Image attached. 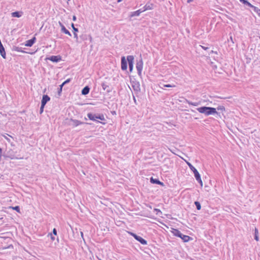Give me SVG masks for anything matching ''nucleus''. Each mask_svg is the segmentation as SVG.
Instances as JSON below:
<instances>
[{
    "mask_svg": "<svg viewBox=\"0 0 260 260\" xmlns=\"http://www.w3.org/2000/svg\"><path fill=\"white\" fill-rule=\"evenodd\" d=\"M13 50L17 51V52H22V53H28L26 51H23L21 47H17V46L13 47Z\"/></svg>",
    "mask_w": 260,
    "mask_h": 260,
    "instance_id": "nucleus-23",
    "label": "nucleus"
},
{
    "mask_svg": "<svg viewBox=\"0 0 260 260\" xmlns=\"http://www.w3.org/2000/svg\"><path fill=\"white\" fill-rule=\"evenodd\" d=\"M196 208L198 210H200L201 208L200 204L198 202H196Z\"/></svg>",
    "mask_w": 260,
    "mask_h": 260,
    "instance_id": "nucleus-34",
    "label": "nucleus"
},
{
    "mask_svg": "<svg viewBox=\"0 0 260 260\" xmlns=\"http://www.w3.org/2000/svg\"><path fill=\"white\" fill-rule=\"evenodd\" d=\"M163 86L164 87H175V85L168 84H163Z\"/></svg>",
    "mask_w": 260,
    "mask_h": 260,
    "instance_id": "nucleus-32",
    "label": "nucleus"
},
{
    "mask_svg": "<svg viewBox=\"0 0 260 260\" xmlns=\"http://www.w3.org/2000/svg\"><path fill=\"white\" fill-rule=\"evenodd\" d=\"M9 208H12L13 210L16 211L18 213H20V208L19 206H16L15 207L10 206Z\"/></svg>",
    "mask_w": 260,
    "mask_h": 260,
    "instance_id": "nucleus-28",
    "label": "nucleus"
},
{
    "mask_svg": "<svg viewBox=\"0 0 260 260\" xmlns=\"http://www.w3.org/2000/svg\"><path fill=\"white\" fill-rule=\"evenodd\" d=\"M172 233L174 236L180 238L184 242H188L190 240H192L191 237L187 235H183L178 229H172Z\"/></svg>",
    "mask_w": 260,
    "mask_h": 260,
    "instance_id": "nucleus-2",
    "label": "nucleus"
},
{
    "mask_svg": "<svg viewBox=\"0 0 260 260\" xmlns=\"http://www.w3.org/2000/svg\"><path fill=\"white\" fill-rule=\"evenodd\" d=\"M79 31V30L77 28H74V30H73V34H74V37L76 39V42L78 43V36L77 35V32Z\"/></svg>",
    "mask_w": 260,
    "mask_h": 260,
    "instance_id": "nucleus-21",
    "label": "nucleus"
},
{
    "mask_svg": "<svg viewBox=\"0 0 260 260\" xmlns=\"http://www.w3.org/2000/svg\"><path fill=\"white\" fill-rule=\"evenodd\" d=\"M169 150H170V151H171V152H172L173 154L177 155V154L176 153L175 151H178V150H177L176 148H173V149H170V148H169Z\"/></svg>",
    "mask_w": 260,
    "mask_h": 260,
    "instance_id": "nucleus-33",
    "label": "nucleus"
},
{
    "mask_svg": "<svg viewBox=\"0 0 260 260\" xmlns=\"http://www.w3.org/2000/svg\"><path fill=\"white\" fill-rule=\"evenodd\" d=\"M70 121L71 122H72V125L73 126V127H76L79 125H81V124H90V123H87V122H82V121H80V120H77V119H72L71 118L70 119Z\"/></svg>",
    "mask_w": 260,
    "mask_h": 260,
    "instance_id": "nucleus-10",
    "label": "nucleus"
},
{
    "mask_svg": "<svg viewBox=\"0 0 260 260\" xmlns=\"http://www.w3.org/2000/svg\"><path fill=\"white\" fill-rule=\"evenodd\" d=\"M59 25L61 27V31L69 36H72L71 32L66 28L64 25L60 21L59 22Z\"/></svg>",
    "mask_w": 260,
    "mask_h": 260,
    "instance_id": "nucleus-14",
    "label": "nucleus"
},
{
    "mask_svg": "<svg viewBox=\"0 0 260 260\" xmlns=\"http://www.w3.org/2000/svg\"><path fill=\"white\" fill-rule=\"evenodd\" d=\"M241 2H242L243 4L244 5H247L248 6L251 7V8H253V6L250 3H249L246 0H239Z\"/></svg>",
    "mask_w": 260,
    "mask_h": 260,
    "instance_id": "nucleus-29",
    "label": "nucleus"
},
{
    "mask_svg": "<svg viewBox=\"0 0 260 260\" xmlns=\"http://www.w3.org/2000/svg\"><path fill=\"white\" fill-rule=\"evenodd\" d=\"M23 15L22 11H15L11 13V16L13 17L20 18Z\"/></svg>",
    "mask_w": 260,
    "mask_h": 260,
    "instance_id": "nucleus-19",
    "label": "nucleus"
},
{
    "mask_svg": "<svg viewBox=\"0 0 260 260\" xmlns=\"http://www.w3.org/2000/svg\"><path fill=\"white\" fill-rule=\"evenodd\" d=\"M0 54L3 58H6V53L4 46L0 47Z\"/></svg>",
    "mask_w": 260,
    "mask_h": 260,
    "instance_id": "nucleus-20",
    "label": "nucleus"
},
{
    "mask_svg": "<svg viewBox=\"0 0 260 260\" xmlns=\"http://www.w3.org/2000/svg\"><path fill=\"white\" fill-rule=\"evenodd\" d=\"M154 211L156 212V215H159V214H161L162 212L161 211H160V209H157V208H154Z\"/></svg>",
    "mask_w": 260,
    "mask_h": 260,
    "instance_id": "nucleus-31",
    "label": "nucleus"
},
{
    "mask_svg": "<svg viewBox=\"0 0 260 260\" xmlns=\"http://www.w3.org/2000/svg\"><path fill=\"white\" fill-rule=\"evenodd\" d=\"M134 56L133 55H127V60L128 62L129 71L130 73H132L134 68Z\"/></svg>",
    "mask_w": 260,
    "mask_h": 260,
    "instance_id": "nucleus-6",
    "label": "nucleus"
},
{
    "mask_svg": "<svg viewBox=\"0 0 260 260\" xmlns=\"http://www.w3.org/2000/svg\"><path fill=\"white\" fill-rule=\"evenodd\" d=\"M254 239L256 241H258L259 238H258V231L257 229L255 228L254 230Z\"/></svg>",
    "mask_w": 260,
    "mask_h": 260,
    "instance_id": "nucleus-26",
    "label": "nucleus"
},
{
    "mask_svg": "<svg viewBox=\"0 0 260 260\" xmlns=\"http://www.w3.org/2000/svg\"><path fill=\"white\" fill-rule=\"evenodd\" d=\"M81 235L82 238L84 239V238H83V233L82 232H81Z\"/></svg>",
    "mask_w": 260,
    "mask_h": 260,
    "instance_id": "nucleus-46",
    "label": "nucleus"
},
{
    "mask_svg": "<svg viewBox=\"0 0 260 260\" xmlns=\"http://www.w3.org/2000/svg\"><path fill=\"white\" fill-rule=\"evenodd\" d=\"M36 38L35 37H33L31 39H29L26 41L25 42V46L26 47H31L36 41Z\"/></svg>",
    "mask_w": 260,
    "mask_h": 260,
    "instance_id": "nucleus-13",
    "label": "nucleus"
},
{
    "mask_svg": "<svg viewBox=\"0 0 260 260\" xmlns=\"http://www.w3.org/2000/svg\"><path fill=\"white\" fill-rule=\"evenodd\" d=\"M50 100V98L47 94H44L42 96L41 104L46 105Z\"/></svg>",
    "mask_w": 260,
    "mask_h": 260,
    "instance_id": "nucleus-16",
    "label": "nucleus"
},
{
    "mask_svg": "<svg viewBox=\"0 0 260 260\" xmlns=\"http://www.w3.org/2000/svg\"><path fill=\"white\" fill-rule=\"evenodd\" d=\"M10 247H13V246L12 244L8 246L7 247H6L5 248H10Z\"/></svg>",
    "mask_w": 260,
    "mask_h": 260,
    "instance_id": "nucleus-42",
    "label": "nucleus"
},
{
    "mask_svg": "<svg viewBox=\"0 0 260 260\" xmlns=\"http://www.w3.org/2000/svg\"><path fill=\"white\" fill-rule=\"evenodd\" d=\"M132 87L134 90L137 92L140 91V85L139 82L135 81L133 82V84H132Z\"/></svg>",
    "mask_w": 260,
    "mask_h": 260,
    "instance_id": "nucleus-17",
    "label": "nucleus"
},
{
    "mask_svg": "<svg viewBox=\"0 0 260 260\" xmlns=\"http://www.w3.org/2000/svg\"><path fill=\"white\" fill-rule=\"evenodd\" d=\"M193 0H187V3H190L191 2H192Z\"/></svg>",
    "mask_w": 260,
    "mask_h": 260,
    "instance_id": "nucleus-47",
    "label": "nucleus"
},
{
    "mask_svg": "<svg viewBox=\"0 0 260 260\" xmlns=\"http://www.w3.org/2000/svg\"><path fill=\"white\" fill-rule=\"evenodd\" d=\"M189 104H190L193 106H195V103H189Z\"/></svg>",
    "mask_w": 260,
    "mask_h": 260,
    "instance_id": "nucleus-49",
    "label": "nucleus"
},
{
    "mask_svg": "<svg viewBox=\"0 0 260 260\" xmlns=\"http://www.w3.org/2000/svg\"><path fill=\"white\" fill-rule=\"evenodd\" d=\"M90 87L89 86H85L81 90V94L84 95L88 94L90 91Z\"/></svg>",
    "mask_w": 260,
    "mask_h": 260,
    "instance_id": "nucleus-18",
    "label": "nucleus"
},
{
    "mask_svg": "<svg viewBox=\"0 0 260 260\" xmlns=\"http://www.w3.org/2000/svg\"><path fill=\"white\" fill-rule=\"evenodd\" d=\"M111 113L113 115H116V112L115 111H111Z\"/></svg>",
    "mask_w": 260,
    "mask_h": 260,
    "instance_id": "nucleus-39",
    "label": "nucleus"
},
{
    "mask_svg": "<svg viewBox=\"0 0 260 260\" xmlns=\"http://www.w3.org/2000/svg\"><path fill=\"white\" fill-rule=\"evenodd\" d=\"M198 110L201 113H204L206 115L214 114L217 113L216 109L214 108L202 107L198 108Z\"/></svg>",
    "mask_w": 260,
    "mask_h": 260,
    "instance_id": "nucleus-3",
    "label": "nucleus"
},
{
    "mask_svg": "<svg viewBox=\"0 0 260 260\" xmlns=\"http://www.w3.org/2000/svg\"><path fill=\"white\" fill-rule=\"evenodd\" d=\"M143 10L145 11L147 10H151L153 9L154 8V4L151 3L150 2H148L146 3V4L143 7Z\"/></svg>",
    "mask_w": 260,
    "mask_h": 260,
    "instance_id": "nucleus-15",
    "label": "nucleus"
},
{
    "mask_svg": "<svg viewBox=\"0 0 260 260\" xmlns=\"http://www.w3.org/2000/svg\"><path fill=\"white\" fill-rule=\"evenodd\" d=\"M67 1H68V2H69V1H70V0H67Z\"/></svg>",
    "mask_w": 260,
    "mask_h": 260,
    "instance_id": "nucleus-52",
    "label": "nucleus"
},
{
    "mask_svg": "<svg viewBox=\"0 0 260 260\" xmlns=\"http://www.w3.org/2000/svg\"><path fill=\"white\" fill-rule=\"evenodd\" d=\"M46 59L49 60L53 62H58L62 60V57L60 55H52L47 57Z\"/></svg>",
    "mask_w": 260,
    "mask_h": 260,
    "instance_id": "nucleus-8",
    "label": "nucleus"
},
{
    "mask_svg": "<svg viewBox=\"0 0 260 260\" xmlns=\"http://www.w3.org/2000/svg\"><path fill=\"white\" fill-rule=\"evenodd\" d=\"M45 106V105L41 104V107L40 108V112H39L40 114H41L43 113Z\"/></svg>",
    "mask_w": 260,
    "mask_h": 260,
    "instance_id": "nucleus-30",
    "label": "nucleus"
},
{
    "mask_svg": "<svg viewBox=\"0 0 260 260\" xmlns=\"http://www.w3.org/2000/svg\"><path fill=\"white\" fill-rule=\"evenodd\" d=\"M4 46L2 43L1 40H0V47Z\"/></svg>",
    "mask_w": 260,
    "mask_h": 260,
    "instance_id": "nucleus-44",
    "label": "nucleus"
},
{
    "mask_svg": "<svg viewBox=\"0 0 260 260\" xmlns=\"http://www.w3.org/2000/svg\"><path fill=\"white\" fill-rule=\"evenodd\" d=\"M122 260H132V259H130V258H123V259H122Z\"/></svg>",
    "mask_w": 260,
    "mask_h": 260,
    "instance_id": "nucleus-48",
    "label": "nucleus"
},
{
    "mask_svg": "<svg viewBox=\"0 0 260 260\" xmlns=\"http://www.w3.org/2000/svg\"><path fill=\"white\" fill-rule=\"evenodd\" d=\"M133 99H134V102L135 103H136V98H135V97L134 96H133Z\"/></svg>",
    "mask_w": 260,
    "mask_h": 260,
    "instance_id": "nucleus-45",
    "label": "nucleus"
},
{
    "mask_svg": "<svg viewBox=\"0 0 260 260\" xmlns=\"http://www.w3.org/2000/svg\"><path fill=\"white\" fill-rule=\"evenodd\" d=\"M101 86L103 90H106L107 93H110L112 91V88L110 87L109 84L106 82H103L101 83Z\"/></svg>",
    "mask_w": 260,
    "mask_h": 260,
    "instance_id": "nucleus-11",
    "label": "nucleus"
},
{
    "mask_svg": "<svg viewBox=\"0 0 260 260\" xmlns=\"http://www.w3.org/2000/svg\"><path fill=\"white\" fill-rule=\"evenodd\" d=\"M3 217L0 218V220H1L2 219H3Z\"/></svg>",
    "mask_w": 260,
    "mask_h": 260,
    "instance_id": "nucleus-51",
    "label": "nucleus"
},
{
    "mask_svg": "<svg viewBox=\"0 0 260 260\" xmlns=\"http://www.w3.org/2000/svg\"><path fill=\"white\" fill-rule=\"evenodd\" d=\"M52 234V235H57V230L55 229V228H54L53 231H52V233H51Z\"/></svg>",
    "mask_w": 260,
    "mask_h": 260,
    "instance_id": "nucleus-35",
    "label": "nucleus"
},
{
    "mask_svg": "<svg viewBox=\"0 0 260 260\" xmlns=\"http://www.w3.org/2000/svg\"><path fill=\"white\" fill-rule=\"evenodd\" d=\"M143 67V61L141 55H140L139 60H137L136 63V68L138 71V74L139 76L142 75V71Z\"/></svg>",
    "mask_w": 260,
    "mask_h": 260,
    "instance_id": "nucleus-5",
    "label": "nucleus"
},
{
    "mask_svg": "<svg viewBox=\"0 0 260 260\" xmlns=\"http://www.w3.org/2000/svg\"><path fill=\"white\" fill-rule=\"evenodd\" d=\"M159 181V180L158 179L154 178L153 177H151L150 178V183L152 184H158Z\"/></svg>",
    "mask_w": 260,
    "mask_h": 260,
    "instance_id": "nucleus-24",
    "label": "nucleus"
},
{
    "mask_svg": "<svg viewBox=\"0 0 260 260\" xmlns=\"http://www.w3.org/2000/svg\"><path fill=\"white\" fill-rule=\"evenodd\" d=\"M71 78L67 79L59 86V87L57 89V93L59 96L60 95L62 92L63 86L70 83L71 81Z\"/></svg>",
    "mask_w": 260,
    "mask_h": 260,
    "instance_id": "nucleus-9",
    "label": "nucleus"
},
{
    "mask_svg": "<svg viewBox=\"0 0 260 260\" xmlns=\"http://www.w3.org/2000/svg\"><path fill=\"white\" fill-rule=\"evenodd\" d=\"M144 12H145V11L143 10V8H142L140 9H139L137 11L131 12L129 15V17L130 18H132L134 16H139L141 13Z\"/></svg>",
    "mask_w": 260,
    "mask_h": 260,
    "instance_id": "nucleus-12",
    "label": "nucleus"
},
{
    "mask_svg": "<svg viewBox=\"0 0 260 260\" xmlns=\"http://www.w3.org/2000/svg\"><path fill=\"white\" fill-rule=\"evenodd\" d=\"M186 163L191 170L193 172L194 175H195V167L190 162L186 161Z\"/></svg>",
    "mask_w": 260,
    "mask_h": 260,
    "instance_id": "nucleus-27",
    "label": "nucleus"
},
{
    "mask_svg": "<svg viewBox=\"0 0 260 260\" xmlns=\"http://www.w3.org/2000/svg\"><path fill=\"white\" fill-rule=\"evenodd\" d=\"M167 123L169 125H173V124L171 123V122H167Z\"/></svg>",
    "mask_w": 260,
    "mask_h": 260,
    "instance_id": "nucleus-43",
    "label": "nucleus"
},
{
    "mask_svg": "<svg viewBox=\"0 0 260 260\" xmlns=\"http://www.w3.org/2000/svg\"><path fill=\"white\" fill-rule=\"evenodd\" d=\"M76 19H77V17H76V16L75 15H74V16H73V20L74 21H75L76 20Z\"/></svg>",
    "mask_w": 260,
    "mask_h": 260,
    "instance_id": "nucleus-40",
    "label": "nucleus"
},
{
    "mask_svg": "<svg viewBox=\"0 0 260 260\" xmlns=\"http://www.w3.org/2000/svg\"><path fill=\"white\" fill-rule=\"evenodd\" d=\"M196 180H197L199 183L200 184V185L201 187L203 186V182L201 180L200 175L199 173V172L196 170Z\"/></svg>",
    "mask_w": 260,
    "mask_h": 260,
    "instance_id": "nucleus-22",
    "label": "nucleus"
},
{
    "mask_svg": "<svg viewBox=\"0 0 260 260\" xmlns=\"http://www.w3.org/2000/svg\"><path fill=\"white\" fill-rule=\"evenodd\" d=\"M157 185H160L161 186H162V187L165 186L164 183L160 181V180L159 181L158 184Z\"/></svg>",
    "mask_w": 260,
    "mask_h": 260,
    "instance_id": "nucleus-37",
    "label": "nucleus"
},
{
    "mask_svg": "<svg viewBox=\"0 0 260 260\" xmlns=\"http://www.w3.org/2000/svg\"><path fill=\"white\" fill-rule=\"evenodd\" d=\"M71 26H72V28H73V30H74V28H76V27H75V25H74V24L73 23H71Z\"/></svg>",
    "mask_w": 260,
    "mask_h": 260,
    "instance_id": "nucleus-41",
    "label": "nucleus"
},
{
    "mask_svg": "<svg viewBox=\"0 0 260 260\" xmlns=\"http://www.w3.org/2000/svg\"><path fill=\"white\" fill-rule=\"evenodd\" d=\"M128 234L133 237L135 240L139 242L142 245H147V241L143 238L142 237L137 235L136 234L132 232H127Z\"/></svg>",
    "mask_w": 260,
    "mask_h": 260,
    "instance_id": "nucleus-4",
    "label": "nucleus"
},
{
    "mask_svg": "<svg viewBox=\"0 0 260 260\" xmlns=\"http://www.w3.org/2000/svg\"><path fill=\"white\" fill-rule=\"evenodd\" d=\"M89 35L86 34H82L80 36V39L81 40V41H86L88 39Z\"/></svg>",
    "mask_w": 260,
    "mask_h": 260,
    "instance_id": "nucleus-25",
    "label": "nucleus"
},
{
    "mask_svg": "<svg viewBox=\"0 0 260 260\" xmlns=\"http://www.w3.org/2000/svg\"><path fill=\"white\" fill-rule=\"evenodd\" d=\"M48 236H50V238L52 241L55 240V237L52 235V233H49Z\"/></svg>",
    "mask_w": 260,
    "mask_h": 260,
    "instance_id": "nucleus-36",
    "label": "nucleus"
},
{
    "mask_svg": "<svg viewBox=\"0 0 260 260\" xmlns=\"http://www.w3.org/2000/svg\"><path fill=\"white\" fill-rule=\"evenodd\" d=\"M0 153H2V149L0 148Z\"/></svg>",
    "mask_w": 260,
    "mask_h": 260,
    "instance_id": "nucleus-50",
    "label": "nucleus"
},
{
    "mask_svg": "<svg viewBox=\"0 0 260 260\" xmlns=\"http://www.w3.org/2000/svg\"><path fill=\"white\" fill-rule=\"evenodd\" d=\"M88 40H89L90 42H92V38L90 35H89L88 39Z\"/></svg>",
    "mask_w": 260,
    "mask_h": 260,
    "instance_id": "nucleus-38",
    "label": "nucleus"
},
{
    "mask_svg": "<svg viewBox=\"0 0 260 260\" xmlns=\"http://www.w3.org/2000/svg\"><path fill=\"white\" fill-rule=\"evenodd\" d=\"M87 117L89 120H92L93 121L101 123L103 124H106V122H100L98 119L101 120V121H106V120L104 117L103 114L100 113H88L87 114Z\"/></svg>",
    "mask_w": 260,
    "mask_h": 260,
    "instance_id": "nucleus-1",
    "label": "nucleus"
},
{
    "mask_svg": "<svg viewBox=\"0 0 260 260\" xmlns=\"http://www.w3.org/2000/svg\"><path fill=\"white\" fill-rule=\"evenodd\" d=\"M128 62L127 60V57L122 56L121 57V69L122 71H126L127 69Z\"/></svg>",
    "mask_w": 260,
    "mask_h": 260,
    "instance_id": "nucleus-7",
    "label": "nucleus"
}]
</instances>
